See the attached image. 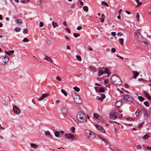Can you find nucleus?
I'll return each mask as SVG.
<instances>
[{
    "label": "nucleus",
    "instance_id": "24",
    "mask_svg": "<svg viewBox=\"0 0 151 151\" xmlns=\"http://www.w3.org/2000/svg\"><path fill=\"white\" fill-rule=\"evenodd\" d=\"M122 104V102L120 101H117L115 103V106L117 107H119Z\"/></svg>",
    "mask_w": 151,
    "mask_h": 151
},
{
    "label": "nucleus",
    "instance_id": "9",
    "mask_svg": "<svg viewBox=\"0 0 151 151\" xmlns=\"http://www.w3.org/2000/svg\"><path fill=\"white\" fill-rule=\"evenodd\" d=\"M49 96V93H46L45 94H43L42 95V96L41 97H40L38 99V101H41L42 99H44L45 98L48 96Z\"/></svg>",
    "mask_w": 151,
    "mask_h": 151
},
{
    "label": "nucleus",
    "instance_id": "41",
    "mask_svg": "<svg viewBox=\"0 0 151 151\" xmlns=\"http://www.w3.org/2000/svg\"><path fill=\"white\" fill-rule=\"evenodd\" d=\"M101 4L103 5H105L107 7H108L109 5L106 2L103 1L101 2Z\"/></svg>",
    "mask_w": 151,
    "mask_h": 151
},
{
    "label": "nucleus",
    "instance_id": "5",
    "mask_svg": "<svg viewBox=\"0 0 151 151\" xmlns=\"http://www.w3.org/2000/svg\"><path fill=\"white\" fill-rule=\"evenodd\" d=\"M94 126L99 131L103 133H105V130L102 127L96 124H95Z\"/></svg>",
    "mask_w": 151,
    "mask_h": 151
},
{
    "label": "nucleus",
    "instance_id": "53",
    "mask_svg": "<svg viewBox=\"0 0 151 151\" xmlns=\"http://www.w3.org/2000/svg\"><path fill=\"white\" fill-rule=\"evenodd\" d=\"M144 123V122H142V123H140L138 126V127L140 129L141 128L143 124Z\"/></svg>",
    "mask_w": 151,
    "mask_h": 151
},
{
    "label": "nucleus",
    "instance_id": "42",
    "mask_svg": "<svg viewBox=\"0 0 151 151\" xmlns=\"http://www.w3.org/2000/svg\"><path fill=\"white\" fill-rule=\"evenodd\" d=\"M21 1L23 3H25L27 2H29V0H21Z\"/></svg>",
    "mask_w": 151,
    "mask_h": 151
},
{
    "label": "nucleus",
    "instance_id": "32",
    "mask_svg": "<svg viewBox=\"0 0 151 151\" xmlns=\"http://www.w3.org/2000/svg\"><path fill=\"white\" fill-rule=\"evenodd\" d=\"M149 137V136L147 134H146L145 135L142 137V139L143 140H145L146 139Z\"/></svg>",
    "mask_w": 151,
    "mask_h": 151
},
{
    "label": "nucleus",
    "instance_id": "58",
    "mask_svg": "<svg viewBox=\"0 0 151 151\" xmlns=\"http://www.w3.org/2000/svg\"><path fill=\"white\" fill-rule=\"evenodd\" d=\"M40 27H42L43 26V23L42 22H40L39 24Z\"/></svg>",
    "mask_w": 151,
    "mask_h": 151
},
{
    "label": "nucleus",
    "instance_id": "6",
    "mask_svg": "<svg viewBox=\"0 0 151 151\" xmlns=\"http://www.w3.org/2000/svg\"><path fill=\"white\" fill-rule=\"evenodd\" d=\"M65 137L68 139H71L73 140L75 139V137L74 135L71 133L69 134H65Z\"/></svg>",
    "mask_w": 151,
    "mask_h": 151
},
{
    "label": "nucleus",
    "instance_id": "63",
    "mask_svg": "<svg viewBox=\"0 0 151 151\" xmlns=\"http://www.w3.org/2000/svg\"><path fill=\"white\" fill-rule=\"evenodd\" d=\"M127 120L129 121H133V119L132 118H127Z\"/></svg>",
    "mask_w": 151,
    "mask_h": 151
},
{
    "label": "nucleus",
    "instance_id": "12",
    "mask_svg": "<svg viewBox=\"0 0 151 151\" xmlns=\"http://www.w3.org/2000/svg\"><path fill=\"white\" fill-rule=\"evenodd\" d=\"M44 56L45 57L44 60L51 63H52L53 62V61L52 59L50 57H49L46 55H44Z\"/></svg>",
    "mask_w": 151,
    "mask_h": 151
},
{
    "label": "nucleus",
    "instance_id": "3",
    "mask_svg": "<svg viewBox=\"0 0 151 151\" xmlns=\"http://www.w3.org/2000/svg\"><path fill=\"white\" fill-rule=\"evenodd\" d=\"M71 94L74 99V101L77 104L81 103L82 102V100L78 93L75 91H73L71 92Z\"/></svg>",
    "mask_w": 151,
    "mask_h": 151
},
{
    "label": "nucleus",
    "instance_id": "44",
    "mask_svg": "<svg viewBox=\"0 0 151 151\" xmlns=\"http://www.w3.org/2000/svg\"><path fill=\"white\" fill-rule=\"evenodd\" d=\"M106 96L105 94H101V99L102 100H103L105 98Z\"/></svg>",
    "mask_w": 151,
    "mask_h": 151
},
{
    "label": "nucleus",
    "instance_id": "20",
    "mask_svg": "<svg viewBox=\"0 0 151 151\" xmlns=\"http://www.w3.org/2000/svg\"><path fill=\"white\" fill-rule=\"evenodd\" d=\"M144 94L145 97H146L148 100H151V97L146 92H144Z\"/></svg>",
    "mask_w": 151,
    "mask_h": 151
},
{
    "label": "nucleus",
    "instance_id": "43",
    "mask_svg": "<svg viewBox=\"0 0 151 151\" xmlns=\"http://www.w3.org/2000/svg\"><path fill=\"white\" fill-rule=\"evenodd\" d=\"M76 58L79 61H81V57L79 55H76Z\"/></svg>",
    "mask_w": 151,
    "mask_h": 151
},
{
    "label": "nucleus",
    "instance_id": "1",
    "mask_svg": "<svg viewBox=\"0 0 151 151\" xmlns=\"http://www.w3.org/2000/svg\"><path fill=\"white\" fill-rule=\"evenodd\" d=\"M111 81L112 83L116 85H120L122 83L120 78L116 75L112 76L111 78Z\"/></svg>",
    "mask_w": 151,
    "mask_h": 151
},
{
    "label": "nucleus",
    "instance_id": "30",
    "mask_svg": "<svg viewBox=\"0 0 151 151\" xmlns=\"http://www.w3.org/2000/svg\"><path fill=\"white\" fill-rule=\"evenodd\" d=\"M137 3V6L138 7L142 4V3L139 2V0H134Z\"/></svg>",
    "mask_w": 151,
    "mask_h": 151
},
{
    "label": "nucleus",
    "instance_id": "49",
    "mask_svg": "<svg viewBox=\"0 0 151 151\" xmlns=\"http://www.w3.org/2000/svg\"><path fill=\"white\" fill-rule=\"evenodd\" d=\"M43 0H37V3L38 4H41Z\"/></svg>",
    "mask_w": 151,
    "mask_h": 151
},
{
    "label": "nucleus",
    "instance_id": "29",
    "mask_svg": "<svg viewBox=\"0 0 151 151\" xmlns=\"http://www.w3.org/2000/svg\"><path fill=\"white\" fill-rule=\"evenodd\" d=\"M21 30L20 27H17L14 29V31L16 32H19Z\"/></svg>",
    "mask_w": 151,
    "mask_h": 151
},
{
    "label": "nucleus",
    "instance_id": "36",
    "mask_svg": "<svg viewBox=\"0 0 151 151\" xmlns=\"http://www.w3.org/2000/svg\"><path fill=\"white\" fill-rule=\"evenodd\" d=\"M119 40L120 43L121 45H122L123 44V43L124 42V40L122 38H121L119 39Z\"/></svg>",
    "mask_w": 151,
    "mask_h": 151
},
{
    "label": "nucleus",
    "instance_id": "23",
    "mask_svg": "<svg viewBox=\"0 0 151 151\" xmlns=\"http://www.w3.org/2000/svg\"><path fill=\"white\" fill-rule=\"evenodd\" d=\"M104 73V71L102 70L99 69L98 72V75L99 76H100Z\"/></svg>",
    "mask_w": 151,
    "mask_h": 151
},
{
    "label": "nucleus",
    "instance_id": "22",
    "mask_svg": "<svg viewBox=\"0 0 151 151\" xmlns=\"http://www.w3.org/2000/svg\"><path fill=\"white\" fill-rule=\"evenodd\" d=\"M30 145H31V147L34 148V149H35L38 147L37 145L34 143H30Z\"/></svg>",
    "mask_w": 151,
    "mask_h": 151
},
{
    "label": "nucleus",
    "instance_id": "64",
    "mask_svg": "<svg viewBox=\"0 0 151 151\" xmlns=\"http://www.w3.org/2000/svg\"><path fill=\"white\" fill-rule=\"evenodd\" d=\"M111 34L113 36H115L116 35V33L115 32H112L111 33Z\"/></svg>",
    "mask_w": 151,
    "mask_h": 151
},
{
    "label": "nucleus",
    "instance_id": "57",
    "mask_svg": "<svg viewBox=\"0 0 151 151\" xmlns=\"http://www.w3.org/2000/svg\"><path fill=\"white\" fill-rule=\"evenodd\" d=\"M61 101L60 100H56L55 101L56 104H59L61 103Z\"/></svg>",
    "mask_w": 151,
    "mask_h": 151
},
{
    "label": "nucleus",
    "instance_id": "7",
    "mask_svg": "<svg viewBox=\"0 0 151 151\" xmlns=\"http://www.w3.org/2000/svg\"><path fill=\"white\" fill-rule=\"evenodd\" d=\"M13 109L14 112L16 114H19L20 113V110L19 108L16 106H13Z\"/></svg>",
    "mask_w": 151,
    "mask_h": 151
},
{
    "label": "nucleus",
    "instance_id": "31",
    "mask_svg": "<svg viewBox=\"0 0 151 151\" xmlns=\"http://www.w3.org/2000/svg\"><path fill=\"white\" fill-rule=\"evenodd\" d=\"M138 98L141 101H142L143 100H144V98L143 97L140 96H138Z\"/></svg>",
    "mask_w": 151,
    "mask_h": 151
},
{
    "label": "nucleus",
    "instance_id": "54",
    "mask_svg": "<svg viewBox=\"0 0 151 151\" xmlns=\"http://www.w3.org/2000/svg\"><path fill=\"white\" fill-rule=\"evenodd\" d=\"M137 148L138 150H140L142 148V147L140 145H137L136 147Z\"/></svg>",
    "mask_w": 151,
    "mask_h": 151
},
{
    "label": "nucleus",
    "instance_id": "56",
    "mask_svg": "<svg viewBox=\"0 0 151 151\" xmlns=\"http://www.w3.org/2000/svg\"><path fill=\"white\" fill-rule=\"evenodd\" d=\"M65 30L68 33H70V30L68 27H67L65 28Z\"/></svg>",
    "mask_w": 151,
    "mask_h": 151
},
{
    "label": "nucleus",
    "instance_id": "45",
    "mask_svg": "<svg viewBox=\"0 0 151 151\" xmlns=\"http://www.w3.org/2000/svg\"><path fill=\"white\" fill-rule=\"evenodd\" d=\"M139 109L137 110L135 113V114L137 116H138L139 114V113L140 112V111H139Z\"/></svg>",
    "mask_w": 151,
    "mask_h": 151
},
{
    "label": "nucleus",
    "instance_id": "51",
    "mask_svg": "<svg viewBox=\"0 0 151 151\" xmlns=\"http://www.w3.org/2000/svg\"><path fill=\"white\" fill-rule=\"evenodd\" d=\"M28 32V30L26 29H24L23 30V32L24 33L26 34Z\"/></svg>",
    "mask_w": 151,
    "mask_h": 151
},
{
    "label": "nucleus",
    "instance_id": "35",
    "mask_svg": "<svg viewBox=\"0 0 151 151\" xmlns=\"http://www.w3.org/2000/svg\"><path fill=\"white\" fill-rule=\"evenodd\" d=\"M61 92L65 96H67V95L66 92L63 89L61 90Z\"/></svg>",
    "mask_w": 151,
    "mask_h": 151
},
{
    "label": "nucleus",
    "instance_id": "25",
    "mask_svg": "<svg viewBox=\"0 0 151 151\" xmlns=\"http://www.w3.org/2000/svg\"><path fill=\"white\" fill-rule=\"evenodd\" d=\"M134 76L135 78L139 75V73L137 71H134L133 72Z\"/></svg>",
    "mask_w": 151,
    "mask_h": 151
},
{
    "label": "nucleus",
    "instance_id": "37",
    "mask_svg": "<svg viewBox=\"0 0 151 151\" xmlns=\"http://www.w3.org/2000/svg\"><path fill=\"white\" fill-rule=\"evenodd\" d=\"M80 34L79 33H73V36L77 38L78 37L80 36Z\"/></svg>",
    "mask_w": 151,
    "mask_h": 151
},
{
    "label": "nucleus",
    "instance_id": "40",
    "mask_svg": "<svg viewBox=\"0 0 151 151\" xmlns=\"http://www.w3.org/2000/svg\"><path fill=\"white\" fill-rule=\"evenodd\" d=\"M99 91L101 92H104L105 91V89L103 87H100Z\"/></svg>",
    "mask_w": 151,
    "mask_h": 151
},
{
    "label": "nucleus",
    "instance_id": "11",
    "mask_svg": "<svg viewBox=\"0 0 151 151\" xmlns=\"http://www.w3.org/2000/svg\"><path fill=\"white\" fill-rule=\"evenodd\" d=\"M137 39L138 41L140 42H143V38L141 34H139L137 36Z\"/></svg>",
    "mask_w": 151,
    "mask_h": 151
},
{
    "label": "nucleus",
    "instance_id": "17",
    "mask_svg": "<svg viewBox=\"0 0 151 151\" xmlns=\"http://www.w3.org/2000/svg\"><path fill=\"white\" fill-rule=\"evenodd\" d=\"M9 61V58L6 55H5L4 58V59L3 60V61L4 63H6L8 62Z\"/></svg>",
    "mask_w": 151,
    "mask_h": 151
},
{
    "label": "nucleus",
    "instance_id": "52",
    "mask_svg": "<svg viewBox=\"0 0 151 151\" xmlns=\"http://www.w3.org/2000/svg\"><path fill=\"white\" fill-rule=\"evenodd\" d=\"M56 79L58 81H61V78L59 76H57L56 77Z\"/></svg>",
    "mask_w": 151,
    "mask_h": 151
},
{
    "label": "nucleus",
    "instance_id": "39",
    "mask_svg": "<svg viewBox=\"0 0 151 151\" xmlns=\"http://www.w3.org/2000/svg\"><path fill=\"white\" fill-rule=\"evenodd\" d=\"M55 137H59V133L58 131H57L55 132Z\"/></svg>",
    "mask_w": 151,
    "mask_h": 151
},
{
    "label": "nucleus",
    "instance_id": "28",
    "mask_svg": "<svg viewBox=\"0 0 151 151\" xmlns=\"http://www.w3.org/2000/svg\"><path fill=\"white\" fill-rule=\"evenodd\" d=\"M105 17V15L104 14H102L101 15V18H100L101 22H103L104 21V18Z\"/></svg>",
    "mask_w": 151,
    "mask_h": 151
},
{
    "label": "nucleus",
    "instance_id": "15",
    "mask_svg": "<svg viewBox=\"0 0 151 151\" xmlns=\"http://www.w3.org/2000/svg\"><path fill=\"white\" fill-rule=\"evenodd\" d=\"M97 136L100 139L102 140L103 141L107 143L108 144H109L108 141L106 139H105L101 135H98Z\"/></svg>",
    "mask_w": 151,
    "mask_h": 151
},
{
    "label": "nucleus",
    "instance_id": "14",
    "mask_svg": "<svg viewBox=\"0 0 151 151\" xmlns=\"http://www.w3.org/2000/svg\"><path fill=\"white\" fill-rule=\"evenodd\" d=\"M104 72L107 74V77H108L110 75V72L109 69L107 68H105L104 70Z\"/></svg>",
    "mask_w": 151,
    "mask_h": 151
},
{
    "label": "nucleus",
    "instance_id": "33",
    "mask_svg": "<svg viewBox=\"0 0 151 151\" xmlns=\"http://www.w3.org/2000/svg\"><path fill=\"white\" fill-rule=\"evenodd\" d=\"M73 89L75 91L78 92H79L80 91V89L76 86L74 87Z\"/></svg>",
    "mask_w": 151,
    "mask_h": 151
},
{
    "label": "nucleus",
    "instance_id": "62",
    "mask_svg": "<svg viewBox=\"0 0 151 151\" xmlns=\"http://www.w3.org/2000/svg\"><path fill=\"white\" fill-rule=\"evenodd\" d=\"M82 27L81 26H79L77 28V29L78 30H81L82 29Z\"/></svg>",
    "mask_w": 151,
    "mask_h": 151
},
{
    "label": "nucleus",
    "instance_id": "26",
    "mask_svg": "<svg viewBox=\"0 0 151 151\" xmlns=\"http://www.w3.org/2000/svg\"><path fill=\"white\" fill-rule=\"evenodd\" d=\"M52 24L53 26V27L54 28L55 27H57L58 26V25L57 23L55 22H52Z\"/></svg>",
    "mask_w": 151,
    "mask_h": 151
},
{
    "label": "nucleus",
    "instance_id": "8",
    "mask_svg": "<svg viewBox=\"0 0 151 151\" xmlns=\"http://www.w3.org/2000/svg\"><path fill=\"white\" fill-rule=\"evenodd\" d=\"M96 137V136L95 134L92 132L87 138L90 140H92L94 139Z\"/></svg>",
    "mask_w": 151,
    "mask_h": 151
},
{
    "label": "nucleus",
    "instance_id": "19",
    "mask_svg": "<svg viewBox=\"0 0 151 151\" xmlns=\"http://www.w3.org/2000/svg\"><path fill=\"white\" fill-rule=\"evenodd\" d=\"M109 117L111 119H114L117 118V116H116L114 115L113 114L111 113L109 115Z\"/></svg>",
    "mask_w": 151,
    "mask_h": 151
},
{
    "label": "nucleus",
    "instance_id": "61",
    "mask_svg": "<svg viewBox=\"0 0 151 151\" xmlns=\"http://www.w3.org/2000/svg\"><path fill=\"white\" fill-rule=\"evenodd\" d=\"M78 2L80 3L81 5L83 6V2L81 0H78Z\"/></svg>",
    "mask_w": 151,
    "mask_h": 151
},
{
    "label": "nucleus",
    "instance_id": "2",
    "mask_svg": "<svg viewBox=\"0 0 151 151\" xmlns=\"http://www.w3.org/2000/svg\"><path fill=\"white\" fill-rule=\"evenodd\" d=\"M77 118L78 120L83 123L86 122L87 119L86 115L82 112H79L77 115Z\"/></svg>",
    "mask_w": 151,
    "mask_h": 151
},
{
    "label": "nucleus",
    "instance_id": "48",
    "mask_svg": "<svg viewBox=\"0 0 151 151\" xmlns=\"http://www.w3.org/2000/svg\"><path fill=\"white\" fill-rule=\"evenodd\" d=\"M93 116L96 119H98V117H99V115L96 114V113H94L93 114Z\"/></svg>",
    "mask_w": 151,
    "mask_h": 151
},
{
    "label": "nucleus",
    "instance_id": "60",
    "mask_svg": "<svg viewBox=\"0 0 151 151\" xmlns=\"http://www.w3.org/2000/svg\"><path fill=\"white\" fill-rule=\"evenodd\" d=\"M116 51V49L114 48H112L111 49V51L113 52H115Z\"/></svg>",
    "mask_w": 151,
    "mask_h": 151
},
{
    "label": "nucleus",
    "instance_id": "59",
    "mask_svg": "<svg viewBox=\"0 0 151 151\" xmlns=\"http://www.w3.org/2000/svg\"><path fill=\"white\" fill-rule=\"evenodd\" d=\"M75 7V5L74 4H73L70 6V8L71 9H74Z\"/></svg>",
    "mask_w": 151,
    "mask_h": 151
},
{
    "label": "nucleus",
    "instance_id": "16",
    "mask_svg": "<svg viewBox=\"0 0 151 151\" xmlns=\"http://www.w3.org/2000/svg\"><path fill=\"white\" fill-rule=\"evenodd\" d=\"M91 131L88 130H86L85 131V133L86 136L88 137L90 135V134L92 132Z\"/></svg>",
    "mask_w": 151,
    "mask_h": 151
},
{
    "label": "nucleus",
    "instance_id": "34",
    "mask_svg": "<svg viewBox=\"0 0 151 151\" xmlns=\"http://www.w3.org/2000/svg\"><path fill=\"white\" fill-rule=\"evenodd\" d=\"M75 129L74 127H71L70 130L71 132L73 133H74L75 132Z\"/></svg>",
    "mask_w": 151,
    "mask_h": 151
},
{
    "label": "nucleus",
    "instance_id": "18",
    "mask_svg": "<svg viewBox=\"0 0 151 151\" xmlns=\"http://www.w3.org/2000/svg\"><path fill=\"white\" fill-rule=\"evenodd\" d=\"M14 52V51L12 50L10 51H5V53L8 55H11Z\"/></svg>",
    "mask_w": 151,
    "mask_h": 151
},
{
    "label": "nucleus",
    "instance_id": "27",
    "mask_svg": "<svg viewBox=\"0 0 151 151\" xmlns=\"http://www.w3.org/2000/svg\"><path fill=\"white\" fill-rule=\"evenodd\" d=\"M83 9L85 12H87L88 11V7L86 6H84L83 7Z\"/></svg>",
    "mask_w": 151,
    "mask_h": 151
},
{
    "label": "nucleus",
    "instance_id": "10",
    "mask_svg": "<svg viewBox=\"0 0 151 151\" xmlns=\"http://www.w3.org/2000/svg\"><path fill=\"white\" fill-rule=\"evenodd\" d=\"M141 111H142L143 112L144 116L145 119H147L148 118L149 115H148L147 112V111L146 109H143L142 110H141Z\"/></svg>",
    "mask_w": 151,
    "mask_h": 151
},
{
    "label": "nucleus",
    "instance_id": "38",
    "mask_svg": "<svg viewBox=\"0 0 151 151\" xmlns=\"http://www.w3.org/2000/svg\"><path fill=\"white\" fill-rule=\"evenodd\" d=\"M139 29H137V32H134V35H137V36L139 34H140V32H139Z\"/></svg>",
    "mask_w": 151,
    "mask_h": 151
},
{
    "label": "nucleus",
    "instance_id": "50",
    "mask_svg": "<svg viewBox=\"0 0 151 151\" xmlns=\"http://www.w3.org/2000/svg\"><path fill=\"white\" fill-rule=\"evenodd\" d=\"M28 41V39L26 38L25 37L24 38L23 40V42H27Z\"/></svg>",
    "mask_w": 151,
    "mask_h": 151
},
{
    "label": "nucleus",
    "instance_id": "46",
    "mask_svg": "<svg viewBox=\"0 0 151 151\" xmlns=\"http://www.w3.org/2000/svg\"><path fill=\"white\" fill-rule=\"evenodd\" d=\"M144 104H145V105L147 106L148 107L149 106V103L147 101L144 102Z\"/></svg>",
    "mask_w": 151,
    "mask_h": 151
},
{
    "label": "nucleus",
    "instance_id": "47",
    "mask_svg": "<svg viewBox=\"0 0 151 151\" xmlns=\"http://www.w3.org/2000/svg\"><path fill=\"white\" fill-rule=\"evenodd\" d=\"M136 18L137 19V21H138L139 19V15L138 13H137V15L136 16Z\"/></svg>",
    "mask_w": 151,
    "mask_h": 151
},
{
    "label": "nucleus",
    "instance_id": "13",
    "mask_svg": "<svg viewBox=\"0 0 151 151\" xmlns=\"http://www.w3.org/2000/svg\"><path fill=\"white\" fill-rule=\"evenodd\" d=\"M61 111L62 114L64 116L67 113V111L65 107L62 108L61 109Z\"/></svg>",
    "mask_w": 151,
    "mask_h": 151
},
{
    "label": "nucleus",
    "instance_id": "4",
    "mask_svg": "<svg viewBox=\"0 0 151 151\" xmlns=\"http://www.w3.org/2000/svg\"><path fill=\"white\" fill-rule=\"evenodd\" d=\"M122 96L124 99L127 101H132L133 100V98L132 96L128 95L123 94L122 95Z\"/></svg>",
    "mask_w": 151,
    "mask_h": 151
},
{
    "label": "nucleus",
    "instance_id": "21",
    "mask_svg": "<svg viewBox=\"0 0 151 151\" xmlns=\"http://www.w3.org/2000/svg\"><path fill=\"white\" fill-rule=\"evenodd\" d=\"M15 22L17 24L20 25L22 24V21L21 19H17L16 20Z\"/></svg>",
    "mask_w": 151,
    "mask_h": 151
},
{
    "label": "nucleus",
    "instance_id": "55",
    "mask_svg": "<svg viewBox=\"0 0 151 151\" xmlns=\"http://www.w3.org/2000/svg\"><path fill=\"white\" fill-rule=\"evenodd\" d=\"M45 134L46 135H48L50 134V132L49 131H46L45 132Z\"/></svg>",
    "mask_w": 151,
    "mask_h": 151
}]
</instances>
